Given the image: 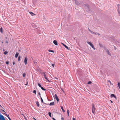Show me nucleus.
<instances>
[{
    "instance_id": "f257e3e1",
    "label": "nucleus",
    "mask_w": 120,
    "mask_h": 120,
    "mask_svg": "<svg viewBox=\"0 0 120 120\" xmlns=\"http://www.w3.org/2000/svg\"><path fill=\"white\" fill-rule=\"evenodd\" d=\"M84 6L85 7V8L86 9V11L88 12H89L90 10V6H89L87 4H84Z\"/></svg>"
},
{
    "instance_id": "f03ea898",
    "label": "nucleus",
    "mask_w": 120,
    "mask_h": 120,
    "mask_svg": "<svg viewBox=\"0 0 120 120\" xmlns=\"http://www.w3.org/2000/svg\"><path fill=\"white\" fill-rule=\"evenodd\" d=\"M92 113L94 114V113L95 112V106L94 104H92Z\"/></svg>"
},
{
    "instance_id": "7ed1b4c3",
    "label": "nucleus",
    "mask_w": 120,
    "mask_h": 120,
    "mask_svg": "<svg viewBox=\"0 0 120 120\" xmlns=\"http://www.w3.org/2000/svg\"><path fill=\"white\" fill-rule=\"evenodd\" d=\"M87 43L89 44L90 45V46L92 47L94 50L95 49V48H94V46L91 42L87 41Z\"/></svg>"
},
{
    "instance_id": "20e7f679",
    "label": "nucleus",
    "mask_w": 120,
    "mask_h": 120,
    "mask_svg": "<svg viewBox=\"0 0 120 120\" xmlns=\"http://www.w3.org/2000/svg\"><path fill=\"white\" fill-rule=\"evenodd\" d=\"M75 4L77 5H78L82 3V2L80 1H78L76 0H75Z\"/></svg>"
},
{
    "instance_id": "39448f33",
    "label": "nucleus",
    "mask_w": 120,
    "mask_h": 120,
    "mask_svg": "<svg viewBox=\"0 0 120 120\" xmlns=\"http://www.w3.org/2000/svg\"><path fill=\"white\" fill-rule=\"evenodd\" d=\"M5 120L2 114H0V120Z\"/></svg>"
},
{
    "instance_id": "423d86ee",
    "label": "nucleus",
    "mask_w": 120,
    "mask_h": 120,
    "mask_svg": "<svg viewBox=\"0 0 120 120\" xmlns=\"http://www.w3.org/2000/svg\"><path fill=\"white\" fill-rule=\"evenodd\" d=\"M54 98H55L57 100V101H59V98L57 95L56 94L54 96Z\"/></svg>"
},
{
    "instance_id": "0eeeda50",
    "label": "nucleus",
    "mask_w": 120,
    "mask_h": 120,
    "mask_svg": "<svg viewBox=\"0 0 120 120\" xmlns=\"http://www.w3.org/2000/svg\"><path fill=\"white\" fill-rule=\"evenodd\" d=\"M28 60L27 58L26 57L25 59H24V62L25 63V65L27 63V61Z\"/></svg>"
},
{
    "instance_id": "6e6552de",
    "label": "nucleus",
    "mask_w": 120,
    "mask_h": 120,
    "mask_svg": "<svg viewBox=\"0 0 120 120\" xmlns=\"http://www.w3.org/2000/svg\"><path fill=\"white\" fill-rule=\"evenodd\" d=\"M53 43L55 45H58L57 41L56 40H54L53 41Z\"/></svg>"
},
{
    "instance_id": "1a4fd4ad",
    "label": "nucleus",
    "mask_w": 120,
    "mask_h": 120,
    "mask_svg": "<svg viewBox=\"0 0 120 120\" xmlns=\"http://www.w3.org/2000/svg\"><path fill=\"white\" fill-rule=\"evenodd\" d=\"M43 76L45 78L46 80H48V81H49L48 79H47V78L46 77V75L45 74V72H44L43 73Z\"/></svg>"
},
{
    "instance_id": "9d476101",
    "label": "nucleus",
    "mask_w": 120,
    "mask_h": 120,
    "mask_svg": "<svg viewBox=\"0 0 120 120\" xmlns=\"http://www.w3.org/2000/svg\"><path fill=\"white\" fill-rule=\"evenodd\" d=\"M110 96L111 97V98H112V97H113L115 98L116 99V96L114 94H112Z\"/></svg>"
},
{
    "instance_id": "9b49d317",
    "label": "nucleus",
    "mask_w": 120,
    "mask_h": 120,
    "mask_svg": "<svg viewBox=\"0 0 120 120\" xmlns=\"http://www.w3.org/2000/svg\"><path fill=\"white\" fill-rule=\"evenodd\" d=\"M106 52L109 55H111V54L109 52V51L107 49L106 50Z\"/></svg>"
},
{
    "instance_id": "f8f14e48",
    "label": "nucleus",
    "mask_w": 120,
    "mask_h": 120,
    "mask_svg": "<svg viewBox=\"0 0 120 120\" xmlns=\"http://www.w3.org/2000/svg\"><path fill=\"white\" fill-rule=\"evenodd\" d=\"M61 43L65 47V48H66L68 49H69L68 47L66 45H65L64 44H63L62 43Z\"/></svg>"
},
{
    "instance_id": "ddd939ff",
    "label": "nucleus",
    "mask_w": 120,
    "mask_h": 120,
    "mask_svg": "<svg viewBox=\"0 0 120 120\" xmlns=\"http://www.w3.org/2000/svg\"><path fill=\"white\" fill-rule=\"evenodd\" d=\"M19 54V53L18 52H16V54L15 55V57L16 58H17Z\"/></svg>"
},
{
    "instance_id": "4468645a",
    "label": "nucleus",
    "mask_w": 120,
    "mask_h": 120,
    "mask_svg": "<svg viewBox=\"0 0 120 120\" xmlns=\"http://www.w3.org/2000/svg\"><path fill=\"white\" fill-rule=\"evenodd\" d=\"M30 13L32 16H34V15H36L34 13H33L32 12H29Z\"/></svg>"
},
{
    "instance_id": "2eb2a0df",
    "label": "nucleus",
    "mask_w": 120,
    "mask_h": 120,
    "mask_svg": "<svg viewBox=\"0 0 120 120\" xmlns=\"http://www.w3.org/2000/svg\"><path fill=\"white\" fill-rule=\"evenodd\" d=\"M54 105V102H52L50 103L49 105H50L51 106V105Z\"/></svg>"
},
{
    "instance_id": "dca6fc26",
    "label": "nucleus",
    "mask_w": 120,
    "mask_h": 120,
    "mask_svg": "<svg viewBox=\"0 0 120 120\" xmlns=\"http://www.w3.org/2000/svg\"><path fill=\"white\" fill-rule=\"evenodd\" d=\"M36 104L37 105V106L38 107H39V102H38V101H37L36 102Z\"/></svg>"
},
{
    "instance_id": "f3484780",
    "label": "nucleus",
    "mask_w": 120,
    "mask_h": 120,
    "mask_svg": "<svg viewBox=\"0 0 120 120\" xmlns=\"http://www.w3.org/2000/svg\"><path fill=\"white\" fill-rule=\"evenodd\" d=\"M61 107V109L63 111V112H65V110H64L63 109V107L62 106H61V107Z\"/></svg>"
},
{
    "instance_id": "a211bd4d",
    "label": "nucleus",
    "mask_w": 120,
    "mask_h": 120,
    "mask_svg": "<svg viewBox=\"0 0 120 120\" xmlns=\"http://www.w3.org/2000/svg\"><path fill=\"white\" fill-rule=\"evenodd\" d=\"M3 29L2 27H1L0 29V32L2 33H3Z\"/></svg>"
},
{
    "instance_id": "6ab92c4d",
    "label": "nucleus",
    "mask_w": 120,
    "mask_h": 120,
    "mask_svg": "<svg viewBox=\"0 0 120 120\" xmlns=\"http://www.w3.org/2000/svg\"><path fill=\"white\" fill-rule=\"evenodd\" d=\"M91 33L92 34H95L96 35H97V33H95L93 31H92V32H91Z\"/></svg>"
},
{
    "instance_id": "aec40b11",
    "label": "nucleus",
    "mask_w": 120,
    "mask_h": 120,
    "mask_svg": "<svg viewBox=\"0 0 120 120\" xmlns=\"http://www.w3.org/2000/svg\"><path fill=\"white\" fill-rule=\"evenodd\" d=\"M41 89L45 91L46 90V89L44 88L43 87H42L41 88Z\"/></svg>"
},
{
    "instance_id": "412c9836",
    "label": "nucleus",
    "mask_w": 120,
    "mask_h": 120,
    "mask_svg": "<svg viewBox=\"0 0 120 120\" xmlns=\"http://www.w3.org/2000/svg\"><path fill=\"white\" fill-rule=\"evenodd\" d=\"M48 114H49V116H50V117H51V113L50 112H49L48 113Z\"/></svg>"
},
{
    "instance_id": "4be33fe9",
    "label": "nucleus",
    "mask_w": 120,
    "mask_h": 120,
    "mask_svg": "<svg viewBox=\"0 0 120 120\" xmlns=\"http://www.w3.org/2000/svg\"><path fill=\"white\" fill-rule=\"evenodd\" d=\"M8 53V52H7V51H6L4 52V54L6 55Z\"/></svg>"
},
{
    "instance_id": "5701e85b",
    "label": "nucleus",
    "mask_w": 120,
    "mask_h": 120,
    "mask_svg": "<svg viewBox=\"0 0 120 120\" xmlns=\"http://www.w3.org/2000/svg\"><path fill=\"white\" fill-rule=\"evenodd\" d=\"M38 86L40 87L41 88L42 87V86L41 84H40L39 83H38Z\"/></svg>"
},
{
    "instance_id": "b1692460",
    "label": "nucleus",
    "mask_w": 120,
    "mask_h": 120,
    "mask_svg": "<svg viewBox=\"0 0 120 120\" xmlns=\"http://www.w3.org/2000/svg\"><path fill=\"white\" fill-rule=\"evenodd\" d=\"M33 93L35 94H36V91L35 90H34L33 91Z\"/></svg>"
},
{
    "instance_id": "393cba45",
    "label": "nucleus",
    "mask_w": 120,
    "mask_h": 120,
    "mask_svg": "<svg viewBox=\"0 0 120 120\" xmlns=\"http://www.w3.org/2000/svg\"><path fill=\"white\" fill-rule=\"evenodd\" d=\"M69 110H67V113H68V116H69Z\"/></svg>"
},
{
    "instance_id": "a878e982",
    "label": "nucleus",
    "mask_w": 120,
    "mask_h": 120,
    "mask_svg": "<svg viewBox=\"0 0 120 120\" xmlns=\"http://www.w3.org/2000/svg\"><path fill=\"white\" fill-rule=\"evenodd\" d=\"M108 82H109L110 84L111 85H113V84L111 83V82L109 80L108 81Z\"/></svg>"
},
{
    "instance_id": "bb28decb",
    "label": "nucleus",
    "mask_w": 120,
    "mask_h": 120,
    "mask_svg": "<svg viewBox=\"0 0 120 120\" xmlns=\"http://www.w3.org/2000/svg\"><path fill=\"white\" fill-rule=\"evenodd\" d=\"M49 51L50 52H54L52 50H49Z\"/></svg>"
},
{
    "instance_id": "cd10ccee",
    "label": "nucleus",
    "mask_w": 120,
    "mask_h": 120,
    "mask_svg": "<svg viewBox=\"0 0 120 120\" xmlns=\"http://www.w3.org/2000/svg\"><path fill=\"white\" fill-rule=\"evenodd\" d=\"M41 103H43L44 102L42 98H41Z\"/></svg>"
},
{
    "instance_id": "c85d7f7f",
    "label": "nucleus",
    "mask_w": 120,
    "mask_h": 120,
    "mask_svg": "<svg viewBox=\"0 0 120 120\" xmlns=\"http://www.w3.org/2000/svg\"><path fill=\"white\" fill-rule=\"evenodd\" d=\"M20 58H21V56H19L18 57V61H20Z\"/></svg>"
},
{
    "instance_id": "c756f323",
    "label": "nucleus",
    "mask_w": 120,
    "mask_h": 120,
    "mask_svg": "<svg viewBox=\"0 0 120 120\" xmlns=\"http://www.w3.org/2000/svg\"><path fill=\"white\" fill-rule=\"evenodd\" d=\"M92 83V82H91L90 81H89V82H88V84H91Z\"/></svg>"
},
{
    "instance_id": "7c9ffc66",
    "label": "nucleus",
    "mask_w": 120,
    "mask_h": 120,
    "mask_svg": "<svg viewBox=\"0 0 120 120\" xmlns=\"http://www.w3.org/2000/svg\"><path fill=\"white\" fill-rule=\"evenodd\" d=\"M26 75V74L25 73H24L23 74V76L24 77H25V75Z\"/></svg>"
},
{
    "instance_id": "2f4dec72",
    "label": "nucleus",
    "mask_w": 120,
    "mask_h": 120,
    "mask_svg": "<svg viewBox=\"0 0 120 120\" xmlns=\"http://www.w3.org/2000/svg\"><path fill=\"white\" fill-rule=\"evenodd\" d=\"M6 64H8L9 63V61H7L6 62Z\"/></svg>"
},
{
    "instance_id": "473e14b6",
    "label": "nucleus",
    "mask_w": 120,
    "mask_h": 120,
    "mask_svg": "<svg viewBox=\"0 0 120 120\" xmlns=\"http://www.w3.org/2000/svg\"><path fill=\"white\" fill-rule=\"evenodd\" d=\"M34 64L36 65L37 64V63L36 62H34Z\"/></svg>"
},
{
    "instance_id": "72a5a7b5",
    "label": "nucleus",
    "mask_w": 120,
    "mask_h": 120,
    "mask_svg": "<svg viewBox=\"0 0 120 120\" xmlns=\"http://www.w3.org/2000/svg\"><path fill=\"white\" fill-rule=\"evenodd\" d=\"M52 66L53 67H54L55 65L54 64H52Z\"/></svg>"
},
{
    "instance_id": "f704fd0d",
    "label": "nucleus",
    "mask_w": 120,
    "mask_h": 120,
    "mask_svg": "<svg viewBox=\"0 0 120 120\" xmlns=\"http://www.w3.org/2000/svg\"><path fill=\"white\" fill-rule=\"evenodd\" d=\"M88 30H89L90 31V32L91 33V32H92V31H91V30L90 29H89V28H88Z\"/></svg>"
},
{
    "instance_id": "c9c22d12",
    "label": "nucleus",
    "mask_w": 120,
    "mask_h": 120,
    "mask_svg": "<svg viewBox=\"0 0 120 120\" xmlns=\"http://www.w3.org/2000/svg\"><path fill=\"white\" fill-rule=\"evenodd\" d=\"M118 86H120V83L119 82H118Z\"/></svg>"
},
{
    "instance_id": "e433bc0d",
    "label": "nucleus",
    "mask_w": 120,
    "mask_h": 120,
    "mask_svg": "<svg viewBox=\"0 0 120 120\" xmlns=\"http://www.w3.org/2000/svg\"><path fill=\"white\" fill-rule=\"evenodd\" d=\"M97 35H98V36H100V34L98 33H97Z\"/></svg>"
},
{
    "instance_id": "4c0bfd02",
    "label": "nucleus",
    "mask_w": 120,
    "mask_h": 120,
    "mask_svg": "<svg viewBox=\"0 0 120 120\" xmlns=\"http://www.w3.org/2000/svg\"><path fill=\"white\" fill-rule=\"evenodd\" d=\"M28 84V81H27L26 84H25V85H27Z\"/></svg>"
},
{
    "instance_id": "58836bf2",
    "label": "nucleus",
    "mask_w": 120,
    "mask_h": 120,
    "mask_svg": "<svg viewBox=\"0 0 120 120\" xmlns=\"http://www.w3.org/2000/svg\"><path fill=\"white\" fill-rule=\"evenodd\" d=\"M61 88V90H62V91L63 92H64V91L63 90V88Z\"/></svg>"
},
{
    "instance_id": "ea45409f",
    "label": "nucleus",
    "mask_w": 120,
    "mask_h": 120,
    "mask_svg": "<svg viewBox=\"0 0 120 120\" xmlns=\"http://www.w3.org/2000/svg\"><path fill=\"white\" fill-rule=\"evenodd\" d=\"M5 115L7 116L8 118V117H9V115H7L6 114H5Z\"/></svg>"
},
{
    "instance_id": "a19ab883",
    "label": "nucleus",
    "mask_w": 120,
    "mask_h": 120,
    "mask_svg": "<svg viewBox=\"0 0 120 120\" xmlns=\"http://www.w3.org/2000/svg\"><path fill=\"white\" fill-rule=\"evenodd\" d=\"M15 64V62H13V65H14Z\"/></svg>"
},
{
    "instance_id": "79ce46f5",
    "label": "nucleus",
    "mask_w": 120,
    "mask_h": 120,
    "mask_svg": "<svg viewBox=\"0 0 120 120\" xmlns=\"http://www.w3.org/2000/svg\"><path fill=\"white\" fill-rule=\"evenodd\" d=\"M38 94L39 96L41 95V94H40V93L39 92L38 93Z\"/></svg>"
},
{
    "instance_id": "37998d69",
    "label": "nucleus",
    "mask_w": 120,
    "mask_h": 120,
    "mask_svg": "<svg viewBox=\"0 0 120 120\" xmlns=\"http://www.w3.org/2000/svg\"><path fill=\"white\" fill-rule=\"evenodd\" d=\"M64 118L63 117H62L61 118V120H64Z\"/></svg>"
},
{
    "instance_id": "c03bdc74",
    "label": "nucleus",
    "mask_w": 120,
    "mask_h": 120,
    "mask_svg": "<svg viewBox=\"0 0 120 120\" xmlns=\"http://www.w3.org/2000/svg\"><path fill=\"white\" fill-rule=\"evenodd\" d=\"M118 13L119 14V15L120 16V12H119V11H118Z\"/></svg>"
},
{
    "instance_id": "a18cd8bd",
    "label": "nucleus",
    "mask_w": 120,
    "mask_h": 120,
    "mask_svg": "<svg viewBox=\"0 0 120 120\" xmlns=\"http://www.w3.org/2000/svg\"><path fill=\"white\" fill-rule=\"evenodd\" d=\"M43 103L46 105H49V104H46V103H44V102H43Z\"/></svg>"
},
{
    "instance_id": "49530a36",
    "label": "nucleus",
    "mask_w": 120,
    "mask_h": 120,
    "mask_svg": "<svg viewBox=\"0 0 120 120\" xmlns=\"http://www.w3.org/2000/svg\"><path fill=\"white\" fill-rule=\"evenodd\" d=\"M73 120H76L75 119V118H74L73 117Z\"/></svg>"
},
{
    "instance_id": "de8ad7c7",
    "label": "nucleus",
    "mask_w": 120,
    "mask_h": 120,
    "mask_svg": "<svg viewBox=\"0 0 120 120\" xmlns=\"http://www.w3.org/2000/svg\"><path fill=\"white\" fill-rule=\"evenodd\" d=\"M52 119L53 120H56V119L53 117L52 118Z\"/></svg>"
},
{
    "instance_id": "09e8293b",
    "label": "nucleus",
    "mask_w": 120,
    "mask_h": 120,
    "mask_svg": "<svg viewBox=\"0 0 120 120\" xmlns=\"http://www.w3.org/2000/svg\"><path fill=\"white\" fill-rule=\"evenodd\" d=\"M8 118L9 120H11L10 118L9 117H8Z\"/></svg>"
},
{
    "instance_id": "8fccbe9b",
    "label": "nucleus",
    "mask_w": 120,
    "mask_h": 120,
    "mask_svg": "<svg viewBox=\"0 0 120 120\" xmlns=\"http://www.w3.org/2000/svg\"><path fill=\"white\" fill-rule=\"evenodd\" d=\"M6 43H8V41H6Z\"/></svg>"
},
{
    "instance_id": "3c124183",
    "label": "nucleus",
    "mask_w": 120,
    "mask_h": 120,
    "mask_svg": "<svg viewBox=\"0 0 120 120\" xmlns=\"http://www.w3.org/2000/svg\"><path fill=\"white\" fill-rule=\"evenodd\" d=\"M2 112H5V111H4V110H2Z\"/></svg>"
},
{
    "instance_id": "603ef678",
    "label": "nucleus",
    "mask_w": 120,
    "mask_h": 120,
    "mask_svg": "<svg viewBox=\"0 0 120 120\" xmlns=\"http://www.w3.org/2000/svg\"><path fill=\"white\" fill-rule=\"evenodd\" d=\"M120 5V4H118V5H117V6H118V7H119V6Z\"/></svg>"
},
{
    "instance_id": "864d4df0",
    "label": "nucleus",
    "mask_w": 120,
    "mask_h": 120,
    "mask_svg": "<svg viewBox=\"0 0 120 120\" xmlns=\"http://www.w3.org/2000/svg\"><path fill=\"white\" fill-rule=\"evenodd\" d=\"M99 45L100 46H101V44L100 43H99Z\"/></svg>"
},
{
    "instance_id": "5fc2aeb1",
    "label": "nucleus",
    "mask_w": 120,
    "mask_h": 120,
    "mask_svg": "<svg viewBox=\"0 0 120 120\" xmlns=\"http://www.w3.org/2000/svg\"><path fill=\"white\" fill-rule=\"evenodd\" d=\"M33 119L35 120H37L36 119H35V118H33Z\"/></svg>"
},
{
    "instance_id": "6e6d98bb",
    "label": "nucleus",
    "mask_w": 120,
    "mask_h": 120,
    "mask_svg": "<svg viewBox=\"0 0 120 120\" xmlns=\"http://www.w3.org/2000/svg\"><path fill=\"white\" fill-rule=\"evenodd\" d=\"M111 102L112 103H113V102H112V101H111Z\"/></svg>"
},
{
    "instance_id": "4d7b16f0",
    "label": "nucleus",
    "mask_w": 120,
    "mask_h": 120,
    "mask_svg": "<svg viewBox=\"0 0 120 120\" xmlns=\"http://www.w3.org/2000/svg\"><path fill=\"white\" fill-rule=\"evenodd\" d=\"M119 88H120V86H118Z\"/></svg>"
},
{
    "instance_id": "13d9d810",
    "label": "nucleus",
    "mask_w": 120,
    "mask_h": 120,
    "mask_svg": "<svg viewBox=\"0 0 120 120\" xmlns=\"http://www.w3.org/2000/svg\"><path fill=\"white\" fill-rule=\"evenodd\" d=\"M40 98H41H41H42L41 97V95L40 96Z\"/></svg>"
},
{
    "instance_id": "bf43d9fd",
    "label": "nucleus",
    "mask_w": 120,
    "mask_h": 120,
    "mask_svg": "<svg viewBox=\"0 0 120 120\" xmlns=\"http://www.w3.org/2000/svg\"><path fill=\"white\" fill-rule=\"evenodd\" d=\"M40 98H41H41H42L41 97V95L40 96Z\"/></svg>"
},
{
    "instance_id": "052dcab7",
    "label": "nucleus",
    "mask_w": 120,
    "mask_h": 120,
    "mask_svg": "<svg viewBox=\"0 0 120 120\" xmlns=\"http://www.w3.org/2000/svg\"><path fill=\"white\" fill-rule=\"evenodd\" d=\"M25 119L26 120H27V119L26 118H25Z\"/></svg>"
},
{
    "instance_id": "680f3d73",
    "label": "nucleus",
    "mask_w": 120,
    "mask_h": 120,
    "mask_svg": "<svg viewBox=\"0 0 120 120\" xmlns=\"http://www.w3.org/2000/svg\"><path fill=\"white\" fill-rule=\"evenodd\" d=\"M20 51V50H19V51Z\"/></svg>"
},
{
    "instance_id": "e2e57ef3",
    "label": "nucleus",
    "mask_w": 120,
    "mask_h": 120,
    "mask_svg": "<svg viewBox=\"0 0 120 120\" xmlns=\"http://www.w3.org/2000/svg\"><path fill=\"white\" fill-rule=\"evenodd\" d=\"M2 43H3V41H2Z\"/></svg>"
},
{
    "instance_id": "0e129e2a",
    "label": "nucleus",
    "mask_w": 120,
    "mask_h": 120,
    "mask_svg": "<svg viewBox=\"0 0 120 120\" xmlns=\"http://www.w3.org/2000/svg\"><path fill=\"white\" fill-rule=\"evenodd\" d=\"M119 89H120V88H119Z\"/></svg>"
}]
</instances>
